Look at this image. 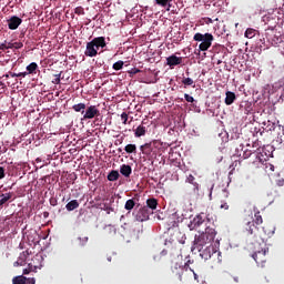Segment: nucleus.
<instances>
[{"label":"nucleus","mask_w":284,"mask_h":284,"mask_svg":"<svg viewBox=\"0 0 284 284\" xmlns=\"http://www.w3.org/2000/svg\"><path fill=\"white\" fill-rule=\"evenodd\" d=\"M210 243H213L212 233L195 236L194 241H192V252H200V257L203 261L221 256V252L213 251V247L209 246Z\"/></svg>","instance_id":"f257e3e1"},{"label":"nucleus","mask_w":284,"mask_h":284,"mask_svg":"<svg viewBox=\"0 0 284 284\" xmlns=\"http://www.w3.org/2000/svg\"><path fill=\"white\" fill-rule=\"evenodd\" d=\"M261 225L257 223H245L243 225V231H247L248 235H254V239L257 237V226ZM268 253V250L264 248V240L257 237L254 240V254L251 257L254 258V263H264V254Z\"/></svg>","instance_id":"f03ea898"},{"label":"nucleus","mask_w":284,"mask_h":284,"mask_svg":"<svg viewBox=\"0 0 284 284\" xmlns=\"http://www.w3.org/2000/svg\"><path fill=\"white\" fill-rule=\"evenodd\" d=\"M207 219L206 213H200L192 217V221L189 222V231L200 232V235H195V237L206 236V234H212V237L216 235V232L213 231V227L206 226Z\"/></svg>","instance_id":"7ed1b4c3"},{"label":"nucleus","mask_w":284,"mask_h":284,"mask_svg":"<svg viewBox=\"0 0 284 284\" xmlns=\"http://www.w3.org/2000/svg\"><path fill=\"white\" fill-rule=\"evenodd\" d=\"M170 271L174 272V275H178V281L181 283L187 282L189 278L196 277L192 268L187 267V264L181 265L174 263V266L170 267Z\"/></svg>","instance_id":"20e7f679"},{"label":"nucleus","mask_w":284,"mask_h":284,"mask_svg":"<svg viewBox=\"0 0 284 284\" xmlns=\"http://www.w3.org/2000/svg\"><path fill=\"white\" fill-rule=\"evenodd\" d=\"M194 41L201 42L199 45V50L201 52H207L210 48H212V41H214V36L212 33H195L193 37Z\"/></svg>","instance_id":"39448f33"},{"label":"nucleus","mask_w":284,"mask_h":284,"mask_svg":"<svg viewBox=\"0 0 284 284\" xmlns=\"http://www.w3.org/2000/svg\"><path fill=\"white\" fill-rule=\"evenodd\" d=\"M251 166H253V169H262L265 171L268 179H275V176H277V173H275V166L272 165V163L261 161V159L254 158V161L251 162Z\"/></svg>","instance_id":"423d86ee"},{"label":"nucleus","mask_w":284,"mask_h":284,"mask_svg":"<svg viewBox=\"0 0 284 284\" xmlns=\"http://www.w3.org/2000/svg\"><path fill=\"white\" fill-rule=\"evenodd\" d=\"M261 149V144L254 143H247V144H240V148H237V150H240V152L242 153L243 159H248L250 156H256L258 154V150Z\"/></svg>","instance_id":"0eeeda50"},{"label":"nucleus","mask_w":284,"mask_h":284,"mask_svg":"<svg viewBox=\"0 0 284 284\" xmlns=\"http://www.w3.org/2000/svg\"><path fill=\"white\" fill-rule=\"evenodd\" d=\"M101 116V111L99 110V105H89L84 110V114L81 118V121H90L92 119H99Z\"/></svg>","instance_id":"6e6552de"},{"label":"nucleus","mask_w":284,"mask_h":284,"mask_svg":"<svg viewBox=\"0 0 284 284\" xmlns=\"http://www.w3.org/2000/svg\"><path fill=\"white\" fill-rule=\"evenodd\" d=\"M21 23H23V20L17 16H12L9 20H8V28L9 30H17L19 28V26H21Z\"/></svg>","instance_id":"1a4fd4ad"},{"label":"nucleus","mask_w":284,"mask_h":284,"mask_svg":"<svg viewBox=\"0 0 284 284\" xmlns=\"http://www.w3.org/2000/svg\"><path fill=\"white\" fill-rule=\"evenodd\" d=\"M181 63H183L182 57H176L172 54L166 58V65H169L170 68H174L175 65H181Z\"/></svg>","instance_id":"9d476101"},{"label":"nucleus","mask_w":284,"mask_h":284,"mask_svg":"<svg viewBox=\"0 0 284 284\" xmlns=\"http://www.w3.org/2000/svg\"><path fill=\"white\" fill-rule=\"evenodd\" d=\"M85 57H97L99 54V49L93 44L92 41L87 43V49L84 51Z\"/></svg>","instance_id":"9b49d317"},{"label":"nucleus","mask_w":284,"mask_h":284,"mask_svg":"<svg viewBox=\"0 0 284 284\" xmlns=\"http://www.w3.org/2000/svg\"><path fill=\"white\" fill-rule=\"evenodd\" d=\"M151 210L149 209H141L138 211V215H135V219H138V222H144L148 221V216L151 214Z\"/></svg>","instance_id":"f8f14e48"},{"label":"nucleus","mask_w":284,"mask_h":284,"mask_svg":"<svg viewBox=\"0 0 284 284\" xmlns=\"http://www.w3.org/2000/svg\"><path fill=\"white\" fill-rule=\"evenodd\" d=\"M115 173L122 174V178H129V174L133 173V169L129 168L126 164H122Z\"/></svg>","instance_id":"ddd939ff"},{"label":"nucleus","mask_w":284,"mask_h":284,"mask_svg":"<svg viewBox=\"0 0 284 284\" xmlns=\"http://www.w3.org/2000/svg\"><path fill=\"white\" fill-rule=\"evenodd\" d=\"M226 98L224 100L225 105H232L236 101V93L232 91H226Z\"/></svg>","instance_id":"4468645a"},{"label":"nucleus","mask_w":284,"mask_h":284,"mask_svg":"<svg viewBox=\"0 0 284 284\" xmlns=\"http://www.w3.org/2000/svg\"><path fill=\"white\" fill-rule=\"evenodd\" d=\"M91 42H93L97 50H99V48H105V45H108V43H105L104 37L94 38Z\"/></svg>","instance_id":"2eb2a0df"},{"label":"nucleus","mask_w":284,"mask_h":284,"mask_svg":"<svg viewBox=\"0 0 284 284\" xmlns=\"http://www.w3.org/2000/svg\"><path fill=\"white\" fill-rule=\"evenodd\" d=\"M144 204H146V206L141 207V210L154 211V207L159 206V202H156L154 199H149V200L144 201Z\"/></svg>","instance_id":"dca6fc26"},{"label":"nucleus","mask_w":284,"mask_h":284,"mask_svg":"<svg viewBox=\"0 0 284 284\" xmlns=\"http://www.w3.org/2000/svg\"><path fill=\"white\" fill-rule=\"evenodd\" d=\"M184 182L192 184V192H199V183H195V176L189 175Z\"/></svg>","instance_id":"f3484780"},{"label":"nucleus","mask_w":284,"mask_h":284,"mask_svg":"<svg viewBox=\"0 0 284 284\" xmlns=\"http://www.w3.org/2000/svg\"><path fill=\"white\" fill-rule=\"evenodd\" d=\"M146 132H148V129L144 125H139L134 130V136H136L138 139L141 136H145Z\"/></svg>","instance_id":"a211bd4d"},{"label":"nucleus","mask_w":284,"mask_h":284,"mask_svg":"<svg viewBox=\"0 0 284 284\" xmlns=\"http://www.w3.org/2000/svg\"><path fill=\"white\" fill-rule=\"evenodd\" d=\"M154 144L151 143H144L143 145H141V153H143L144 155H151V153L153 152V146Z\"/></svg>","instance_id":"6ab92c4d"},{"label":"nucleus","mask_w":284,"mask_h":284,"mask_svg":"<svg viewBox=\"0 0 284 284\" xmlns=\"http://www.w3.org/2000/svg\"><path fill=\"white\" fill-rule=\"evenodd\" d=\"M24 262H27V252L20 253V257L17 258V262L13 263V266H23Z\"/></svg>","instance_id":"aec40b11"},{"label":"nucleus","mask_w":284,"mask_h":284,"mask_svg":"<svg viewBox=\"0 0 284 284\" xmlns=\"http://www.w3.org/2000/svg\"><path fill=\"white\" fill-rule=\"evenodd\" d=\"M37 70H39V64H37V62H31L29 65H27L28 74H37Z\"/></svg>","instance_id":"412c9836"},{"label":"nucleus","mask_w":284,"mask_h":284,"mask_svg":"<svg viewBox=\"0 0 284 284\" xmlns=\"http://www.w3.org/2000/svg\"><path fill=\"white\" fill-rule=\"evenodd\" d=\"M85 109L87 106H85V103L83 102H80L72 106V110H74V112H80L82 115L85 114Z\"/></svg>","instance_id":"4be33fe9"},{"label":"nucleus","mask_w":284,"mask_h":284,"mask_svg":"<svg viewBox=\"0 0 284 284\" xmlns=\"http://www.w3.org/2000/svg\"><path fill=\"white\" fill-rule=\"evenodd\" d=\"M64 209L68 210V212H72L74 210H78V201L71 200V202H68V204L64 205Z\"/></svg>","instance_id":"5701e85b"},{"label":"nucleus","mask_w":284,"mask_h":284,"mask_svg":"<svg viewBox=\"0 0 284 284\" xmlns=\"http://www.w3.org/2000/svg\"><path fill=\"white\" fill-rule=\"evenodd\" d=\"M119 175H122V174L114 171L108 172V182L119 181Z\"/></svg>","instance_id":"b1692460"},{"label":"nucleus","mask_w":284,"mask_h":284,"mask_svg":"<svg viewBox=\"0 0 284 284\" xmlns=\"http://www.w3.org/2000/svg\"><path fill=\"white\" fill-rule=\"evenodd\" d=\"M223 197L227 199V193L226 192H223L222 193ZM232 202L227 201V200H222V204H220V209L224 210V211H227V205H230Z\"/></svg>","instance_id":"393cba45"},{"label":"nucleus","mask_w":284,"mask_h":284,"mask_svg":"<svg viewBox=\"0 0 284 284\" xmlns=\"http://www.w3.org/2000/svg\"><path fill=\"white\" fill-rule=\"evenodd\" d=\"M256 32H258V31H256V29L248 28V29H246L244 34H245L246 39H254V37H256Z\"/></svg>","instance_id":"a878e982"},{"label":"nucleus","mask_w":284,"mask_h":284,"mask_svg":"<svg viewBox=\"0 0 284 284\" xmlns=\"http://www.w3.org/2000/svg\"><path fill=\"white\" fill-rule=\"evenodd\" d=\"M22 47H23L22 42H8L9 50H12V49L21 50Z\"/></svg>","instance_id":"bb28decb"},{"label":"nucleus","mask_w":284,"mask_h":284,"mask_svg":"<svg viewBox=\"0 0 284 284\" xmlns=\"http://www.w3.org/2000/svg\"><path fill=\"white\" fill-rule=\"evenodd\" d=\"M156 6L160 8H168L170 3H172V0H155Z\"/></svg>","instance_id":"cd10ccee"},{"label":"nucleus","mask_w":284,"mask_h":284,"mask_svg":"<svg viewBox=\"0 0 284 284\" xmlns=\"http://www.w3.org/2000/svg\"><path fill=\"white\" fill-rule=\"evenodd\" d=\"M129 119H130V115H128V113L123 112V113L121 114V121H122L123 125H128V123H130L131 121L134 120L133 116H131V120H130V121H129ZM128 121H129V122H128Z\"/></svg>","instance_id":"c85d7f7f"},{"label":"nucleus","mask_w":284,"mask_h":284,"mask_svg":"<svg viewBox=\"0 0 284 284\" xmlns=\"http://www.w3.org/2000/svg\"><path fill=\"white\" fill-rule=\"evenodd\" d=\"M134 205H136V203H134L133 200H126V204H124V210L133 211Z\"/></svg>","instance_id":"c756f323"},{"label":"nucleus","mask_w":284,"mask_h":284,"mask_svg":"<svg viewBox=\"0 0 284 284\" xmlns=\"http://www.w3.org/2000/svg\"><path fill=\"white\" fill-rule=\"evenodd\" d=\"M247 223L261 225V213L254 212V221Z\"/></svg>","instance_id":"7c9ffc66"},{"label":"nucleus","mask_w":284,"mask_h":284,"mask_svg":"<svg viewBox=\"0 0 284 284\" xmlns=\"http://www.w3.org/2000/svg\"><path fill=\"white\" fill-rule=\"evenodd\" d=\"M13 284H27V278L23 276L13 277Z\"/></svg>","instance_id":"2f4dec72"},{"label":"nucleus","mask_w":284,"mask_h":284,"mask_svg":"<svg viewBox=\"0 0 284 284\" xmlns=\"http://www.w3.org/2000/svg\"><path fill=\"white\" fill-rule=\"evenodd\" d=\"M124 62L119 60L118 62L113 63V70H123Z\"/></svg>","instance_id":"473e14b6"},{"label":"nucleus","mask_w":284,"mask_h":284,"mask_svg":"<svg viewBox=\"0 0 284 284\" xmlns=\"http://www.w3.org/2000/svg\"><path fill=\"white\" fill-rule=\"evenodd\" d=\"M124 151H126V154H133V152L136 151V146L133 144H126V149H124Z\"/></svg>","instance_id":"72a5a7b5"},{"label":"nucleus","mask_w":284,"mask_h":284,"mask_svg":"<svg viewBox=\"0 0 284 284\" xmlns=\"http://www.w3.org/2000/svg\"><path fill=\"white\" fill-rule=\"evenodd\" d=\"M67 145H71V144H60L59 150L60 149H65ZM60 153H71V154H74V149H70L68 151L60 150Z\"/></svg>","instance_id":"f704fd0d"},{"label":"nucleus","mask_w":284,"mask_h":284,"mask_svg":"<svg viewBox=\"0 0 284 284\" xmlns=\"http://www.w3.org/2000/svg\"><path fill=\"white\" fill-rule=\"evenodd\" d=\"M182 83L183 85H194V80L192 78H184Z\"/></svg>","instance_id":"c9c22d12"},{"label":"nucleus","mask_w":284,"mask_h":284,"mask_svg":"<svg viewBox=\"0 0 284 284\" xmlns=\"http://www.w3.org/2000/svg\"><path fill=\"white\" fill-rule=\"evenodd\" d=\"M87 242H89V237H85V236L79 237V246H85Z\"/></svg>","instance_id":"e433bc0d"},{"label":"nucleus","mask_w":284,"mask_h":284,"mask_svg":"<svg viewBox=\"0 0 284 284\" xmlns=\"http://www.w3.org/2000/svg\"><path fill=\"white\" fill-rule=\"evenodd\" d=\"M54 77L55 78L52 80V83H54V85H59V83H61V73H58Z\"/></svg>","instance_id":"4c0bfd02"},{"label":"nucleus","mask_w":284,"mask_h":284,"mask_svg":"<svg viewBox=\"0 0 284 284\" xmlns=\"http://www.w3.org/2000/svg\"><path fill=\"white\" fill-rule=\"evenodd\" d=\"M184 99H185V101H187V103H194V97H192L187 93L184 94Z\"/></svg>","instance_id":"58836bf2"},{"label":"nucleus","mask_w":284,"mask_h":284,"mask_svg":"<svg viewBox=\"0 0 284 284\" xmlns=\"http://www.w3.org/2000/svg\"><path fill=\"white\" fill-rule=\"evenodd\" d=\"M74 12H75V14H85L83 7H77Z\"/></svg>","instance_id":"ea45409f"},{"label":"nucleus","mask_w":284,"mask_h":284,"mask_svg":"<svg viewBox=\"0 0 284 284\" xmlns=\"http://www.w3.org/2000/svg\"><path fill=\"white\" fill-rule=\"evenodd\" d=\"M164 255H165V251L159 253V255H155V256H153L152 258H153V261L159 262V260H160L162 256H164Z\"/></svg>","instance_id":"a19ab883"},{"label":"nucleus","mask_w":284,"mask_h":284,"mask_svg":"<svg viewBox=\"0 0 284 284\" xmlns=\"http://www.w3.org/2000/svg\"><path fill=\"white\" fill-rule=\"evenodd\" d=\"M139 72H141V69L133 68L131 71H129V74H139Z\"/></svg>","instance_id":"79ce46f5"},{"label":"nucleus","mask_w":284,"mask_h":284,"mask_svg":"<svg viewBox=\"0 0 284 284\" xmlns=\"http://www.w3.org/2000/svg\"><path fill=\"white\" fill-rule=\"evenodd\" d=\"M276 186L284 187V180L283 179L276 180Z\"/></svg>","instance_id":"37998d69"},{"label":"nucleus","mask_w":284,"mask_h":284,"mask_svg":"<svg viewBox=\"0 0 284 284\" xmlns=\"http://www.w3.org/2000/svg\"><path fill=\"white\" fill-rule=\"evenodd\" d=\"M0 50H10V49L8 48V43H1V44H0Z\"/></svg>","instance_id":"c03bdc74"},{"label":"nucleus","mask_w":284,"mask_h":284,"mask_svg":"<svg viewBox=\"0 0 284 284\" xmlns=\"http://www.w3.org/2000/svg\"><path fill=\"white\" fill-rule=\"evenodd\" d=\"M49 206H55V199H49Z\"/></svg>","instance_id":"a18cd8bd"},{"label":"nucleus","mask_w":284,"mask_h":284,"mask_svg":"<svg viewBox=\"0 0 284 284\" xmlns=\"http://www.w3.org/2000/svg\"><path fill=\"white\" fill-rule=\"evenodd\" d=\"M22 77V79H24V77H28V72H20L18 73V78Z\"/></svg>","instance_id":"49530a36"},{"label":"nucleus","mask_w":284,"mask_h":284,"mask_svg":"<svg viewBox=\"0 0 284 284\" xmlns=\"http://www.w3.org/2000/svg\"><path fill=\"white\" fill-rule=\"evenodd\" d=\"M171 8H172V2H169V4H166V11L170 12Z\"/></svg>","instance_id":"de8ad7c7"},{"label":"nucleus","mask_w":284,"mask_h":284,"mask_svg":"<svg viewBox=\"0 0 284 284\" xmlns=\"http://www.w3.org/2000/svg\"><path fill=\"white\" fill-rule=\"evenodd\" d=\"M104 212H108V214H111V207L104 206Z\"/></svg>","instance_id":"09e8293b"},{"label":"nucleus","mask_w":284,"mask_h":284,"mask_svg":"<svg viewBox=\"0 0 284 284\" xmlns=\"http://www.w3.org/2000/svg\"><path fill=\"white\" fill-rule=\"evenodd\" d=\"M9 74H10V77H12V79H14V77H18V73L10 72Z\"/></svg>","instance_id":"8fccbe9b"},{"label":"nucleus","mask_w":284,"mask_h":284,"mask_svg":"<svg viewBox=\"0 0 284 284\" xmlns=\"http://www.w3.org/2000/svg\"><path fill=\"white\" fill-rule=\"evenodd\" d=\"M3 77H6V79H10V74H4Z\"/></svg>","instance_id":"3c124183"},{"label":"nucleus","mask_w":284,"mask_h":284,"mask_svg":"<svg viewBox=\"0 0 284 284\" xmlns=\"http://www.w3.org/2000/svg\"><path fill=\"white\" fill-rule=\"evenodd\" d=\"M29 282H31V284H34V278L29 280Z\"/></svg>","instance_id":"603ef678"},{"label":"nucleus","mask_w":284,"mask_h":284,"mask_svg":"<svg viewBox=\"0 0 284 284\" xmlns=\"http://www.w3.org/2000/svg\"><path fill=\"white\" fill-rule=\"evenodd\" d=\"M22 273H23V275H27V270H23Z\"/></svg>","instance_id":"864d4df0"},{"label":"nucleus","mask_w":284,"mask_h":284,"mask_svg":"<svg viewBox=\"0 0 284 284\" xmlns=\"http://www.w3.org/2000/svg\"><path fill=\"white\" fill-rule=\"evenodd\" d=\"M281 54H284V48H283V50H281Z\"/></svg>","instance_id":"5fc2aeb1"},{"label":"nucleus","mask_w":284,"mask_h":284,"mask_svg":"<svg viewBox=\"0 0 284 284\" xmlns=\"http://www.w3.org/2000/svg\"><path fill=\"white\" fill-rule=\"evenodd\" d=\"M108 262H111V257H108V260H106Z\"/></svg>","instance_id":"6e6d98bb"},{"label":"nucleus","mask_w":284,"mask_h":284,"mask_svg":"<svg viewBox=\"0 0 284 284\" xmlns=\"http://www.w3.org/2000/svg\"><path fill=\"white\" fill-rule=\"evenodd\" d=\"M79 149H83V146H79Z\"/></svg>","instance_id":"4d7b16f0"}]
</instances>
